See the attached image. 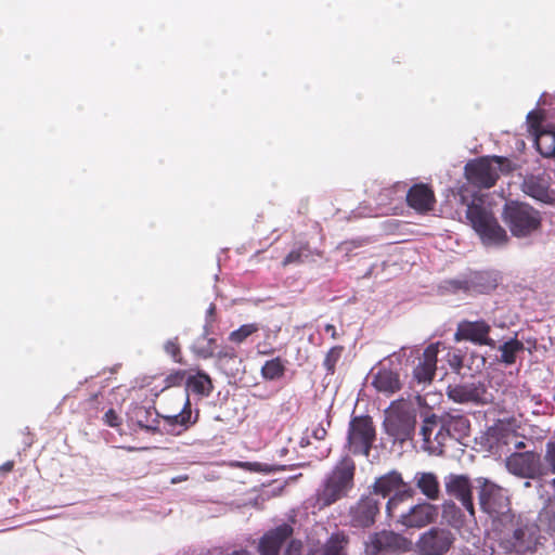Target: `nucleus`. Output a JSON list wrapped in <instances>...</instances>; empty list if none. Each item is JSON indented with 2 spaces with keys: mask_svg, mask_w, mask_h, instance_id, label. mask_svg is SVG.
<instances>
[{
  "mask_svg": "<svg viewBox=\"0 0 555 555\" xmlns=\"http://www.w3.org/2000/svg\"><path fill=\"white\" fill-rule=\"evenodd\" d=\"M466 218L488 247L504 246L509 237L500 225L489 204L481 198H476L467 206Z\"/></svg>",
  "mask_w": 555,
  "mask_h": 555,
  "instance_id": "f257e3e1",
  "label": "nucleus"
},
{
  "mask_svg": "<svg viewBox=\"0 0 555 555\" xmlns=\"http://www.w3.org/2000/svg\"><path fill=\"white\" fill-rule=\"evenodd\" d=\"M354 462L344 456L326 476L315 493V505L323 508L346 496L353 487Z\"/></svg>",
  "mask_w": 555,
  "mask_h": 555,
  "instance_id": "f03ea898",
  "label": "nucleus"
},
{
  "mask_svg": "<svg viewBox=\"0 0 555 555\" xmlns=\"http://www.w3.org/2000/svg\"><path fill=\"white\" fill-rule=\"evenodd\" d=\"M417 423V409L409 400L391 402L385 411L384 429L395 442L403 443L413 438Z\"/></svg>",
  "mask_w": 555,
  "mask_h": 555,
  "instance_id": "7ed1b4c3",
  "label": "nucleus"
},
{
  "mask_svg": "<svg viewBox=\"0 0 555 555\" xmlns=\"http://www.w3.org/2000/svg\"><path fill=\"white\" fill-rule=\"evenodd\" d=\"M502 219L513 236L517 238L529 237L541 228L540 212L526 203L506 202L502 211Z\"/></svg>",
  "mask_w": 555,
  "mask_h": 555,
  "instance_id": "20e7f679",
  "label": "nucleus"
},
{
  "mask_svg": "<svg viewBox=\"0 0 555 555\" xmlns=\"http://www.w3.org/2000/svg\"><path fill=\"white\" fill-rule=\"evenodd\" d=\"M542 539L535 524L518 521L512 530L503 532L500 544L506 552L525 555L537 552L542 545Z\"/></svg>",
  "mask_w": 555,
  "mask_h": 555,
  "instance_id": "39448f33",
  "label": "nucleus"
},
{
  "mask_svg": "<svg viewBox=\"0 0 555 555\" xmlns=\"http://www.w3.org/2000/svg\"><path fill=\"white\" fill-rule=\"evenodd\" d=\"M476 481L481 509L493 518H507L511 503L506 490L486 478H479Z\"/></svg>",
  "mask_w": 555,
  "mask_h": 555,
  "instance_id": "423d86ee",
  "label": "nucleus"
},
{
  "mask_svg": "<svg viewBox=\"0 0 555 555\" xmlns=\"http://www.w3.org/2000/svg\"><path fill=\"white\" fill-rule=\"evenodd\" d=\"M455 540V534L450 529L436 526L420 534L414 543V550L420 555H444Z\"/></svg>",
  "mask_w": 555,
  "mask_h": 555,
  "instance_id": "0eeeda50",
  "label": "nucleus"
},
{
  "mask_svg": "<svg viewBox=\"0 0 555 555\" xmlns=\"http://www.w3.org/2000/svg\"><path fill=\"white\" fill-rule=\"evenodd\" d=\"M505 160V158L493 156L470 162L465 166V175L473 184L489 189L495 184Z\"/></svg>",
  "mask_w": 555,
  "mask_h": 555,
  "instance_id": "6e6552de",
  "label": "nucleus"
},
{
  "mask_svg": "<svg viewBox=\"0 0 555 555\" xmlns=\"http://www.w3.org/2000/svg\"><path fill=\"white\" fill-rule=\"evenodd\" d=\"M375 429L369 416L353 417L349 423L347 444L354 454L369 455Z\"/></svg>",
  "mask_w": 555,
  "mask_h": 555,
  "instance_id": "1a4fd4ad",
  "label": "nucleus"
},
{
  "mask_svg": "<svg viewBox=\"0 0 555 555\" xmlns=\"http://www.w3.org/2000/svg\"><path fill=\"white\" fill-rule=\"evenodd\" d=\"M412 547V542L400 533L383 530L370 534L365 542L366 555H383L392 552H406Z\"/></svg>",
  "mask_w": 555,
  "mask_h": 555,
  "instance_id": "9d476101",
  "label": "nucleus"
},
{
  "mask_svg": "<svg viewBox=\"0 0 555 555\" xmlns=\"http://www.w3.org/2000/svg\"><path fill=\"white\" fill-rule=\"evenodd\" d=\"M420 434L423 440L422 448L435 455L442 454L448 439L453 438L449 430L442 428L440 417L437 418L435 415L424 420Z\"/></svg>",
  "mask_w": 555,
  "mask_h": 555,
  "instance_id": "9b49d317",
  "label": "nucleus"
},
{
  "mask_svg": "<svg viewBox=\"0 0 555 555\" xmlns=\"http://www.w3.org/2000/svg\"><path fill=\"white\" fill-rule=\"evenodd\" d=\"M491 325L480 319L476 321L462 320L454 333L455 341H470L478 346L495 348V341L490 337Z\"/></svg>",
  "mask_w": 555,
  "mask_h": 555,
  "instance_id": "f8f14e48",
  "label": "nucleus"
},
{
  "mask_svg": "<svg viewBox=\"0 0 555 555\" xmlns=\"http://www.w3.org/2000/svg\"><path fill=\"white\" fill-rule=\"evenodd\" d=\"M438 517V507L429 502H420L398 515L397 524L406 529H422L431 525Z\"/></svg>",
  "mask_w": 555,
  "mask_h": 555,
  "instance_id": "ddd939ff",
  "label": "nucleus"
},
{
  "mask_svg": "<svg viewBox=\"0 0 555 555\" xmlns=\"http://www.w3.org/2000/svg\"><path fill=\"white\" fill-rule=\"evenodd\" d=\"M447 393L448 397L456 403L486 404L492 399L485 384L480 382L450 385Z\"/></svg>",
  "mask_w": 555,
  "mask_h": 555,
  "instance_id": "4468645a",
  "label": "nucleus"
},
{
  "mask_svg": "<svg viewBox=\"0 0 555 555\" xmlns=\"http://www.w3.org/2000/svg\"><path fill=\"white\" fill-rule=\"evenodd\" d=\"M507 470L520 478H535L541 473L540 457L532 452L514 453L506 460Z\"/></svg>",
  "mask_w": 555,
  "mask_h": 555,
  "instance_id": "2eb2a0df",
  "label": "nucleus"
},
{
  "mask_svg": "<svg viewBox=\"0 0 555 555\" xmlns=\"http://www.w3.org/2000/svg\"><path fill=\"white\" fill-rule=\"evenodd\" d=\"M380 509V501L371 494L361 498L358 503L350 508V521L353 527L366 528L375 522L376 516Z\"/></svg>",
  "mask_w": 555,
  "mask_h": 555,
  "instance_id": "dca6fc26",
  "label": "nucleus"
},
{
  "mask_svg": "<svg viewBox=\"0 0 555 555\" xmlns=\"http://www.w3.org/2000/svg\"><path fill=\"white\" fill-rule=\"evenodd\" d=\"M446 491L449 495L457 499L469 516H475V508L472 498L473 486L468 477L464 475L450 474L444 478Z\"/></svg>",
  "mask_w": 555,
  "mask_h": 555,
  "instance_id": "f3484780",
  "label": "nucleus"
},
{
  "mask_svg": "<svg viewBox=\"0 0 555 555\" xmlns=\"http://www.w3.org/2000/svg\"><path fill=\"white\" fill-rule=\"evenodd\" d=\"M542 120V115L537 111H530L527 115V124L535 137L538 151L544 157H553L555 156V133L541 130Z\"/></svg>",
  "mask_w": 555,
  "mask_h": 555,
  "instance_id": "a211bd4d",
  "label": "nucleus"
},
{
  "mask_svg": "<svg viewBox=\"0 0 555 555\" xmlns=\"http://www.w3.org/2000/svg\"><path fill=\"white\" fill-rule=\"evenodd\" d=\"M439 344H430L425 348L422 357L417 358V364L413 369V380L418 384H428L433 380L437 369Z\"/></svg>",
  "mask_w": 555,
  "mask_h": 555,
  "instance_id": "6ab92c4d",
  "label": "nucleus"
},
{
  "mask_svg": "<svg viewBox=\"0 0 555 555\" xmlns=\"http://www.w3.org/2000/svg\"><path fill=\"white\" fill-rule=\"evenodd\" d=\"M371 377L376 391L387 396L396 393L402 387L399 373L385 366L373 369Z\"/></svg>",
  "mask_w": 555,
  "mask_h": 555,
  "instance_id": "aec40b11",
  "label": "nucleus"
},
{
  "mask_svg": "<svg viewBox=\"0 0 555 555\" xmlns=\"http://www.w3.org/2000/svg\"><path fill=\"white\" fill-rule=\"evenodd\" d=\"M373 495H380L383 499L402 490L412 489L402 478L398 470H390L376 478L373 486Z\"/></svg>",
  "mask_w": 555,
  "mask_h": 555,
  "instance_id": "412c9836",
  "label": "nucleus"
},
{
  "mask_svg": "<svg viewBox=\"0 0 555 555\" xmlns=\"http://www.w3.org/2000/svg\"><path fill=\"white\" fill-rule=\"evenodd\" d=\"M293 534L292 526L282 524L275 529L266 533L259 543L261 555H279L283 543Z\"/></svg>",
  "mask_w": 555,
  "mask_h": 555,
  "instance_id": "4be33fe9",
  "label": "nucleus"
},
{
  "mask_svg": "<svg viewBox=\"0 0 555 555\" xmlns=\"http://www.w3.org/2000/svg\"><path fill=\"white\" fill-rule=\"evenodd\" d=\"M197 421V413L193 416L189 396H186L184 406L179 414L165 416V430L171 435H180L189 429Z\"/></svg>",
  "mask_w": 555,
  "mask_h": 555,
  "instance_id": "5701e85b",
  "label": "nucleus"
},
{
  "mask_svg": "<svg viewBox=\"0 0 555 555\" xmlns=\"http://www.w3.org/2000/svg\"><path fill=\"white\" fill-rule=\"evenodd\" d=\"M452 285L455 289L480 294L488 293L496 286L495 280L486 272H475L465 280L453 281Z\"/></svg>",
  "mask_w": 555,
  "mask_h": 555,
  "instance_id": "b1692460",
  "label": "nucleus"
},
{
  "mask_svg": "<svg viewBox=\"0 0 555 555\" xmlns=\"http://www.w3.org/2000/svg\"><path fill=\"white\" fill-rule=\"evenodd\" d=\"M442 428L452 434L453 439L461 440L469 435L470 423L468 418L459 411L453 410L440 416Z\"/></svg>",
  "mask_w": 555,
  "mask_h": 555,
  "instance_id": "393cba45",
  "label": "nucleus"
},
{
  "mask_svg": "<svg viewBox=\"0 0 555 555\" xmlns=\"http://www.w3.org/2000/svg\"><path fill=\"white\" fill-rule=\"evenodd\" d=\"M522 191L543 203H550L554 196L548 190L547 181L541 176L530 175L525 177L522 181Z\"/></svg>",
  "mask_w": 555,
  "mask_h": 555,
  "instance_id": "a878e982",
  "label": "nucleus"
},
{
  "mask_svg": "<svg viewBox=\"0 0 555 555\" xmlns=\"http://www.w3.org/2000/svg\"><path fill=\"white\" fill-rule=\"evenodd\" d=\"M406 201L411 207L418 211L430 210L435 203L433 191L424 184L412 186L406 193Z\"/></svg>",
  "mask_w": 555,
  "mask_h": 555,
  "instance_id": "bb28decb",
  "label": "nucleus"
},
{
  "mask_svg": "<svg viewBox=\"0 0 555 555\" xmlns=\"http://www.w3.org/2000/svg\"><path fill=\"white\" fill-rule=\"evenodd\" d=\"M415 487L429 501H437L440 496L438 477L431 472H416L413 478Z\"/></svg>",
  "mask_w": 555,
  "mask_h": 555,
  "instance_id": "cd10ccee",
  "label": "nucleus"
},
{
  "mask_svg": "<svg viewBox=\"0 0 555 555\" xmlns=\"http://www.w3.org/2000/svg\"><path fill=\"white\" fill-rule=\"evenodd\" d=\"M131 422L135 423L139 427L149 431H155L158 428L157 413L152 408L143 405H134L128 413Z\"/></svg>",
  "mask_w": 555,
  "mask_h": 555,
  "instance_id": "c85d7f7f",
  "label": "nucleus"
},
{
  "mask_svg": "<svg viewBox=\"0 0 555 555\" xmlns=\"http://www.w3.org/2000/svg\"><path fill=\"white\" fill-rule=\"evenodd\" d=\"M524 350L525 345L521 340L517 339V337L509 338L498 346L500 356L496 358V361L505 366H511L516 363L518 354L522 353Z\"/></svg>",
  "mask_w": 555,
  "mask_h": 555,
  "instance_id": "c756f323",
  "label": "nucleus"
},
{
  "mask_svg": "<svg viewBox=\"0 0 555 555\" xmlns=\"http://www.w3.org/2000/svg\"><path fill=\"white\" fill-rule=\"evenodd\" d=\"M348 539L344 533H333L326 543L309 555H346Z\"/></svg>",
  "mask_w": 555,
  "mask_h": 555,
  "instance_id": "7c9ffc66",
  "label": "nucleus"
},
{
  "mask_svg": "<svg viewBox=\"0 0 555 555\" xmlns=\"http://www.w3.org/2000/svg\"><path fill=\"white\" fill-rule=\"evenodd\" d=\"M186 390H191L203 397H208L212 391V383L210 377L203 372L190 375L186 380Z\"/></svg>",
  "mask_w": 555,
  "mask_h": 555,
  "instance_id": "2f4dec72",
  "label": "nucleus"
},
{
  "mask_svg": "<svg viewBox=\"0 0 555 555\" xmlns=\"http://www.w3.org/2000/svg\"><path fill=\"white\" fill-rule=\"evenodd\" d=\"M414 493V489H406L387 496L388 501L385 507L387 516L397 522L398 515H400V513H398L399 506L405 500L412 499Z\"/></svg>",
  "mask_w": 555,
  "mask_h": 555,
  "instance_id": "473e14b6",
  "label": "nucleus"
},
{
  "mask_svg": "<svg viewBox=\"0 0 555 555\" xmlns=\"http://www.w3.org/2000/svg\"><path fill=\"white\" fill-rule=\"evenodd\" d=\"M313 256V250L307 245L301 244L297 248L292 249L283 260V266L292 263H302Z\"/></svg>",
  "mask_w": 555,
  "mask_h": 555,
  "instance_id": "72a5a7b5",
  "label": "nucleus"
},
{
  "mask_svg": "<svg viewBox=\"0 0 555 555\" xmlns=\"http://www.w3.org/2000/svg\"><path fill=\"white\" fill-rule=\"evenodd\" d=\"M285 367L280 358L267 361L261 367V375L264 379L274 380L284 375Z\"/></svg>",
  "mask_w": 555,
  "mask_h": 555,
  "instance_id": "f704fd0d",
  "label": "nucleus"
},
{
  "mask_svg": "<svg viewBox=\"0 0 555 555\" xmlns=\"http://www.w3.org/2000/svg\"><path fill=\"white\" fill-rule=\"evenodd\" d=\"M259 331L257 323L243 324L240 328L233 331L229 335V340L235 344H242L254 333Z\"/></svg>",
  "mask_w": 555,
  "mask_h": 555,
  "instance_id": "c9c22d12",
  "label": "nucleus"
},
{
  "mask_svg": "<svg viewBox=\"0 0 555 555\" xmlns=\"http://www.w3.org/2000/svg\"><path fill=\"white\" fill-rule=\"evenodd\" d=\"M215 343V338H208L206 344H203L199 339L192 346L193 352L203 359H208L215 357V349L212 344Z\"/></svg>",
  "mask_w": 555,
  "mask_h": 555,
  "instance_id": "e433bc0d",
  "label": "nucleus"
},
{
  "mask_svg": "<svg viewBox=\"0 0 555 555\" xmlns=\"http://www.w3.org/2000/svg\"><path fill=\"white\" fill-rule=\"evenodd\" d=\"M343 347L335 346L328 350L323 361V365L328 374H334L335 366L341 357Z\"/></svg>",
  "mask_w": 555,
  "mask_h": 555,
  "instance_id": "4c0bfd02",
  "label": "nucleus"
},
{
  "mask_svg": "<svg viewBox=\"0 0 555 555\" xmlns=\"http://www.w3.org/2000/svg\"><path fill=\"white\" fill-rule=\"evenodd\" d=\"M164 349L166 353L171 356L175 362L181 363V352L177 337L168 339L164 345Z\"/></svg>",
  "mask_w": 555,
  "mask_h": 555,
  "instance_id": "58836bf2",
  "label": "nucleus"
},
{
  "mask_svg": "<svg viewBox=\"0 0 555 555\" xmlns=\"http://www.w3.org/2000/svg\"><path fill=\"white\" fill-rule=\"evenodd\" d=\"M544 462L547 468L555 474V441L545 444Z\"/></svg>",
  "mask_w": 555,
  "mask_h": 555,
  "instance_id": "ea45409f",
  "label": "nucleus"
},
{
  "mask_svg": "<svg viewBox=\"0 0 555 555\" xmlns=\"http://www.w3.org/2000/svg\"><path fill=\"white\" fill-rule=\"evenodd\" d=\"M450 513H453V517L451 519H448L449 524L454 527V528H459L463 520L459 517H456V514H459L460 512L457 511L456 506L454 503H447L444 504V515L446 517H448V515Z\"/></svg>",
  "mask_w": 555,
  "mask_h": 555,
  "instance_id": "a19ab883",
  "label": "nucleus"
},
{
  "mask_svg": "<svg viewBox=\"0 0 555 555\" xmlns=\"http://www.w3.org/2000/svg\"><path fill=\"white\" fill-rule=\"evenodd\" d=\"M185 380V372L184 371H176L171 374H169L167 377H166V384L168 387H172V386H179L181 385L183 382Z\"/></svg>",
  "mask_w": 555,
  "mask_h": 555,
  "instance_id": "79ce46f5",
  "label": "nucleus"
},
{
  "mask_svg": "<svg viewBox=\"0 0 555 555\" xmlns=\"http://www.w3.org/2000/svg\"><path fill=\"white\" fill-rule=\"evenodd\" d=\"M545 520H547V532L555 539V512L546 511L541 516V521L544 522Z\"/></svg>",
  "mask_w": 555,
  "mask_h": 555,
  "instance_id": "37998d69",
  "label": "nucleus"
},
{
  "mask_svg": "<svg viewBox=\"0 0 555 555\" xmlns=\"http://www.w3.org/2000/svg\"><path fill=\"white\" fill-rule=\"evenodd\" d=\"M103 420L105 424H107L111 427H117L120 425V417L113 409L106 411V413L103 416Z\"/></svg>",
  "mask_w": 555,
  "mask_h": 555,
  "instance_id": "c03bdc74",
  "label": "nucleus"
},
{
  "mask_svg": "<svg viewBox=\"0 0 555 555\" xmlns=\"http://www.w3.org/2000/svg\"><path fill=\"white\" fill-rule=\"evenodd\" d=\"M215 357L219 361L235 360L236 359V353H235V350L233 348L224 347L221 350H219L217 353H215Z\"/></svg>",
  "mask_w": 555,
  "mask_h": 555,
  "instance_id": "a18cd8bd",
  "label": "nucleus"
},
{
  "mask_svg": "<svg viewBox=\"0 0 555 555\" xmlns=\"http://www.w3.org/2000/svg\"><path fill=\"white\" fill-rule=\"evenodd\" d=\"M215 311H216V307H215V305L211 304L209 306V308L207 309V311H206V323H205V326H204V338L209 333V326L211 324L210 318L215 314Z\"/></svg>",
  "mask_w": 555,
  "mask_h": 555,
  "instance_id": "49530a36",
  "label": "nucleus"
},
{
  "mask_svg": "<svg viewBox=\"0 0 555 555\" xmlns=\"http://www.w3.org/2000/svg\"><path fill=\"white\" fill-rule=\"evenodd\" d=\"M301 543L293 540L287 547V555H300Z\"/></svg>",
  "mask_w": 555,
  "mask_h": 555,
  "instance_id": "de8ad7c7",
  "label": "nucleus"
},
{
  "mask_svg": "<svg viewBox=\"0 0 555 555\" xmlns=\"http://www.w3.org/2000/svg\"><path fill=\"white\" fill-rule=\"evenodd\" d=\"M312 435L318 440H323L326 436V428L320 424L318 427H315L312 431Z\"/></svg>",
  "mask_w": 555,
  "mask_h": 555,
  "instance_id": "09e8293b",
  "label": "nucleus"
},
{
  "mask_svg": "<svg viewBox=\"0 0 555 555\" xmlns=\"http://www.w3.org/2000/svg\"><path fill=\"white\" fill-rule=\"evenodd\" d=\"M13 466H14V463L12 461H8L0 466V473L5 474V473L11 472Z\"/></svg>",
  "mask_w": 555,
  "mask_h": 555,
  "instance_id": "8fccbe9b",
  "label": "nucleus"
},
{
  "mask_svg": "<svg viewBox=\"0 0 555 555\" xmlns=\"http://www.w3.org/2000/svg\"><path fill=\"white\" fill-rule=\"evenodd\" d=\"M324 330L326 333H328L331 335L332 338H334V339L337 338V332L333 324H326Z\"/></svg>",
  "mask_w": 555,
  "mask_h": 555,
  "instance_id": "3c124183",
  "label": "nucleus"
},
{
  "mask_svg": "<svg viewBox=\"0 0 555 555\" xmlns=\"http://www.w3.org/2000/svg\"><path fill=\"white\" fill-rule=\"evenodd\" d=\"M351 244H352V245H356V242H351V243H344V244L341 245V247H344L346 250H349V249H350V248H349V245H351Z\"/></svg>",
  "mask_w": 555,
  "mask_h": 555,
  "instance_id": "603ef678",
  "label": "nucleus"
},
{
  "mask_svg": "<svg viewBox=\"0 0 555 555\" xmlns=\"http://www.w3.org/2000/svg\"><path fill=\"white\" fill-rule=\"evenodd\" d=\"M183 479H186L185 477H183ZM182 480V477H177V478H173L172 479V483H177L178 481Z\"/></svg>",
  "mask_w": 555,
  "mask_h": 555,
  "instance_id": "864d4df0",
  "label": "nucleus"
},
{
  "mask_svg": "<svg viewBox=\"0 0 555 555\" xmlns=\"http://www.w3.org/2000/svg\"><path fill=\"white\" fill-rule=\"evenodd\" d=\"M254 465L257 467L258 470H262V468H261L262 465L261 464L255 463Z\"/></svg>",
  "mask_w": 555,
  "mask_h": 555,
  "instance_id": "5fc2aeb1",
  "label": "nucleus"
},
{
  "mask_svg": "<svg viewBox=\"0 0 555 555\" xmlns=\"http://www.w3.org/2000/svg\"><path fill=\"white\" fill-rule=\"evenodd\" d=\"M286 452H287V450H286L285 448H283V449H281V450H280V454H281V455H284Z\"/></svg>",
  "mask_w": 555,
  "mask_h": 555,
  "instance_id": "6e6d98bb",
  "label": "nucleus"
},
{
  "mask_svg": "<svg viewBox=\"0 0 555 555\" xmlns=\"http://www.w3.org/2000/svg\"><path fill=\"white\" fill-rule=\"evenodd\" d=\"M530 486V482L529 481H526L525 482V487H529Z\"/></svg>",
  "mask_w": 555,
  "mask_h": 555,
  "instance_id": "4d7b16f0",
  "label": "nucleus"
}]
</instances>
